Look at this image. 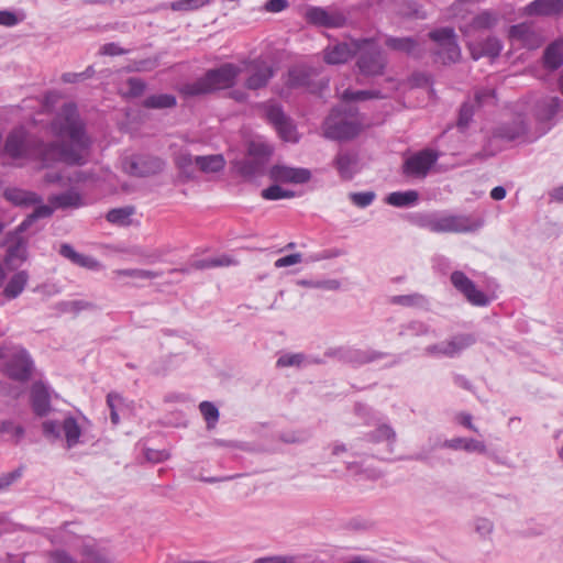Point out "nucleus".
<instances>
[{
	"label": "nucleus",
	"mask_w": 563,
	"mask_h": 563,
	"mask_svg": "<svg viewBox=\"0 0 563 563\" xmlns=\"http://www.w3.org/2000/svg\"><path fill=\"white\" fill-rule=\"evenodd\" d=\"M60 311L65 313L77 314L81 310L90 309L92 305L85 300H69L64 301L60 305Z\"/></svg>",
	"instance_id": "864d4df0"
},
{
	"label": "nucleus",
	"mask_w": 563,
	"mask_h": 563,
	"mask_svg": "<svg viewBox=\"0 0 563 563\" xmlns=\"http://www.w3.org/2000/svg\"><path fill=\"white\" fill-rule=\"evenodd\" d=\"M287 84L290 87H306L310 85V71L306 67L297 66L289 70Z\"/></svg>",
	"instance_id": "58836bf2"
},
{
	"label": "nucleus",
	"mask_w": 563,
	"mask_h": 563,
	"mask_svg": "<svg viewBox=\"0 0 563 563\" xmlns=\"http://www.w3.org/2000/svg\"><path fill=\"white\" fill-rule=\"evenodd\" d=\"M418 192L415 190L395 191L389 194L385 201L394 207L404 208L413 206L418 201Z\"/></svg>",
	"instance_id": "72a5a7b5"
},
{
	"label": "nucleus",
	"mask_w": 563,
	"mask_h": 563,
	"mask_svg": "<svg viewBox=\"0 0 563 563\" xmlns=\"http://www.w3.org/2000/svg\"><path fill=\"white\" fill-rule=\"evenodd\" d=\"M544 65L550 69H556L563 64V51L559 44H551L543 55Z\"/></svg>",
	"instance_id": "a19ab883"
},
{
	"label": "nucleus",
	"mask_w": 563,
	"mask_h": 563,
	"mask_svg": "<svg viewBox=\"0 0 563 563\" xmlns=\"http://www.w3.org/2000/svg\"><path fill=\"white\" fill-rule=\"evenodd\" d=\"M52 206L40 205L34 211L19 225L20 231L27 230L32 223L38 219L49 218L55 208H79L84 206L82 197L76 190H68L59 195H53L48 198Z\"/></svg>",
	"instance_id": "0eeeda50"
},
{
	"label": "nucleus",
	"mask_w": 563,
	"mask_h": 563,
	"mask_svg": "<svg viewBox=\"0 0 563 563\" xmlns=\"http://www.w3.org/2000/svg\"><path fill=\"white\" fill-rule=\"evenodd\" d=\"M434 42V54L443 64L455 63L461 57V49L456 42V35L452 27H442L429 33Z\"/></svg>",
	"instance_id": "6e6552de"
},
{
	"label": "nucleus",
	"mask_w": 563,
	"mask_h": 563,
	"mask_svg": "<svg viewBox=\"0 0 563 563\" xmlns=\"http://www.w3.org/2000/svg\"><path fill=\"white\" fill-rule=\"evenodd\" d=\"M423 353L428 356L451 358L446 340L426 346Z\"/></svg>",
	"instance_id": "5fc2aeb1"
},
{
	"label": "nucleus",
	"mask_w": 563,
	"mask_h": 563,
	"mask_svg": "<svg viewBox=\"0 0 563 563\" xmlns=\"http://www.w3.org/2000/svg\"><path fill=\"white\" fill-rule=\"evenodd\" d=\"M4 197L10 202L16 206H33L42 202V198L35 192L19 189V188H9L4 191Z\"/></svg>",
	"instance_id": "cd10ccee"
},
{
	"label": "nucleus",
	"mask_w": 563,
	"mask_h": 563,
	"mask_svg": "<svg viewBox=\"0 0 563 563\" xmlns=\"http://www.w3.org/2000/svg\"><path fill=\"white\" fill-rule=\"evenodd\" d=\"M164 165V162L158 157L139 155L125 163V169L133 176L145 177L159 173Z\"/></svg>",
	"instance_id": "dca6fc26"
},
{
	"label": "nucleus",
	"mask_w": 563,
	"mask_h": 563,
	"mask_svg": "<svg viewBox=\"0 0 563 563\" xmlns=\"http://www.w3.org/2000/svg\"><path fill=\"white\" fill-rule=\"evenodd\" d=\"M474 529L482 539H488L494 531V523L487 518H477L474 521Z\"/></svg>",
	"instance_id": "13d9d810"
},
{
	"label": "nucleus",
	"mask_w": 563,
	"mask_h": 563,
	"mask_svg": "<svg viewBox=\"0 0 563 563\" xmlns=\"http://www.w3.org/2000/svg\"><path fill=\"white\" fill-rule=\"evenodd\" d=\"M309 22L325 27H341L345 23V16L338 11H329L322 8H311L307 11Z\"/></svg>",
	"instance_id": "412c9836"
},
{
	"label": "nucleus",
	"mask_w": 563,
	"mask_h": 563,
	"mask_svg": "<svg viewBox=\"0 0 563 563\" xmlns=\"http://www.w3.org/2000/svg\"><path fill=\"white\" fill-rule=\"evenodd\" d=\"M495 100V91L490 88H485L477 90L475 92V102L477 106H484L489 102H494Z\"/></svg>",
	"instance_id": "774afa93"
},
{
	"label": "nucleus",
	"mask_w": 563,
	"mask_h": 563,
	"mask_svg": "<svg viewBox=\"0 0 563 563\" xmlns=\"http://www.w3.org/2000/svg\"><path fill=\"white\" fill-rule=\"evenodd\" d=\"M503 45L495 36H489L482 42H470L468 49L473 59L477 60L482 57H497L501 52Z\"/></svg>",
	"instance_id": "5701e85b"
},
{
	"label": "nucleus",
	"mask_w": 563,
	"mask_h": 563,
	"mask_svg": "<svg viewBox=\"0 0 563 563\" xmlns=\"http://www.w3.org/2000/svg\"><path fill=\"white\" fill-rule=\"evenodd\" d=\"M509 37L512 42L531 49L539 47L543 42L541 35L528 23L512 25L509 30Z\"/></svg>",
	"instance_id": "a211bd4d"
},
{
	"label": "nucleus",
	"mask_w": 563,
	"mask_h": 563,
	"mask_svg": "<svg viewBox=\"0 0 563 563\" xmlns=\"http://www.w3.org/2000/svg\"><path fill=\"white\" fill-rule=\"evenodd\" d=\"M360 124L354 120L332 111L323 123V136L330 140L343 141L356 136Z\"/></svg>",
	"instance_id": "1a4fd4ad"
},
{
	"label": "nucleus",
	"mask_w": 563,
	"mask_h": 563,
	"mask_svg": "<svg viewBox=\"0 0 563 563\" xmlns=\"http://www.w3.org/2000/svg\"><path fill=\"white\" fill-rule=\"evenodd\" d=\"M356 157L349 153H339L334 159L335 167L343 179H351L356 172Z\"/></svg>",
	"instance_id": "2f4dec72"
},
{
	"label": "nucleus",
	"mask_w": 563,
	"mask_h": 563,
	"mask_svg": "<svg viewBox=\"0 0 563 563\" xmlns=\"http://www.w3.org/2000/svg\"><path fill=\"white\" fill-rule=\"evenodd\" d=\"M303 360L302 354H285L277 360V366H299Z\"/></svg>",
	"instance_id": "338daca9"
},
{
	"label": "nucleus",
	"mask_w": 563,
	"mask_h": 563,
	"mask_svg": "<svg viewBox=\"0 0 563 563\" xmlns=\"http://www.w3.org/2000/svg\"><path fill=\"white\" fill-rule=\"evenodd\" d=\"M54 135L67 137L69 144L42 142L31 143L24 129L11 132L7 139L4 152L13 161L38 158L45 165L54 161L67 164H84L91 145L85 125L74 103H66L51 124Z\"/></svg>",
	"instance_id": "f257e3e1"
},
{
	"label": "nucleus",
	"mask_w": 563,
	"mask_h": 563,
	"mask_svg": "<svg viewBox=\"0 0 563 563\" xmlns=\"http://www.w3.org/2000/svg\"><path fill=\"white\" fill-rule=\"evenodd\" d=\"M385 44L395 51L404 52L408 55H418L420 53L419 44L411 37H388Z\"/></svg>",
	"instance_id": "473e14b6"
},
{
	"label": "nucleus",
	"mask_w": 563,
	"mask_h": 563,
	"mask_svg": "<svg viewBox=\"0 0 563 563\" xmlns=\"http://www.w3.org/2000/svg\"><path fill=\"white\" fill-rule=\"evenodd\" d=\"M438 161V154L431 150H423L407 158L404 165L405 174L415 177H424Z\"/></svg>",
	"instance_id": "2eb2a0df"
},
{
	"label": "nucleus",
	"mask_w": 563,
	"mask_h": 563,
	"mask_svg": "<svg viewBox=\"0 0 563 563\" xmlns=\"http://www.w3.org/2000/svg\"><path fill=\"white\" fill-rule=\"evenodd\" d=\"M46 563H77V561L64 550H55L48 554Z\"/></svg>",
	"instance_id": "0e129e2a"
},
{
	"label": "nucleus",
	"mask_w": 563,
	"mask_h": 563,
	"mask_svg": "<svg viewBox=\"0 0 563 563\" xmlns=\"http://www.w3.org/2000/svg\"><path fill=\"white\" fill-rule=\"evenodd\" d=\"M497 21L498 15L492 11L486 10L474 16L470 24L460 26V30L468 36L473 32L492 29L494 25H496Z\"/></svg>",
	"instance_id": "a878e982"
},
{
	"label": "nucleus",
	"mask_w": 563,
	"mask_h": 563,
	"mask_svg": "<svg viewBox=\"0 0 563 563\" xmlns=\"http://www.w3.org/2000/svg\"><path fill=\"white\" fill-rule=\"evenodd\" d=\"M115 277H131L137 279H154L162 276L161 272L148 271V269H139V268H128V269H117L113 271Z\"/></svg>",
	"instance_id": "79ce46f5"
},
{
	"label": "nucleus",
	"mask_w": 563,
	"mask_h": 563,
	"mask_svg": "<svg viewBox=\"0 0 563 563\" xmlns=\"http://www.w3.org/2000/svg\"><path fill=\"white\" fill-rule=\"evenodd\" d=\"M59 253L64 257L68 258L71 263L81 267L98 269L100 266L99 262L93 257L77 253L69 244H62Z\"/></svg>",
	"instance_id": "c85d7f7f"
},
{
	"label": "nucleus",
	"mask_w": 563,
	"mask_h": 563,
	"mask_svg": "<svg viewBox=\"0 0 563 563\" xmlns=\"http://www.w3.org/2000/svg\"><path fill=\"white\" fill-rule=\"evenodd\" d=\"M267 120L275 126L280 137L286 142H296L297 132L290 119L284 113L282 107L274 102L264 104Z\"/></svg>",
	"instance_id": "f8f14e48"
},
{
	"label": "nucleus",
	"mask_w": 563,
	"mask_h": 563,
	"mask_svg": "<svg viewBox=\"0 0 563 563\" xmlns=\"http://www.w3.org/2000/svg\"><path fill=\"white\" fill-rule=\"evenodd\" d=\"M452 285L474 306L484 307L489 303L488 297L461 271L451 274Z\"/></svg>",
	"instance_id": "ddd939ff"
},
{
	"label": "nucleus",
	"mask_w": 563,
	"mask_h": 563,
	"mask_svg": "<svg viewBox=\"0 0 563 563\" xmlns=\"http://www.w3.org/2000/svg\"><path fill=\"white\" fill-rule=\"evenodd\" d=\"M269 177L276 183L303 184L310 179L311 173L306 168L275 165L269 169Z\"/></svg>",
	"instance_id": "f3484780"
},
{
	"label": "nucleus",
	"mask_w": 563,
	"mask_h": 563,
	"mask_svg": "<svg viewBox=\"0 0 563 563\" xmlns=\"http://www.w3.org/2000/svg\"><path fill=\"white\" fill-rule=\"evenodd\" d=\"M474 114V106L470 102H464L461 107L457 125L461 129H465Z\"/></svg>",
	"instance_id": "052dcab7"
},
{
	"label": "nucleus",
	"mask_w": 563,
	"mask_h": 563,
	"mask_svg": "<svg viewBox=\"0 0 563 563\" xmlns=\"http://www.w3.org/2000/svg\"><path fill=\"white\" fill-rule=\"evenodd\" d=\"M418 223L433 233H471L481 229L484 220L467 214L441 211L421 216Z\"/></svg>",
	"instance_id": "f03ea898"
},
{
	"label": "nucleus",
	"mask_w": 563,
	"mask_h": 563,
	"mask_svg": "<svg viewBox=\"0 0 563 563\" xmlns=\"http://www.w3.org/2000/svg\"><path fill=\"white\" fill-rule=\"evenodd\" d=\"M195 157L196 156H192L191 154L189 153H180L177 157H176V165L177 167L184 173L186 174L188 177H191V167L196 164H195Z\"/></svg>",
	"instance_id": "bf43d9fd"
},
{
	"label": "nucleus",
	"mask_w": 563,
	"mask_h": 563,
	"mask_svg": "<svg viewBox=\"0 0 563 563\" xmlns=\"http://www.w3.org/2000/svg\"><path fill=\"white\" fill-rule=\"evenodd\" d=\"M443 448L463 450L467 453L487 454V446L483 441L473 438H453L442 443Z\"/></svg>",
	"instance_id": "393cba45"
},
{
	"label": "nucleus",
	"mask_w": 563,
	"mask_h": 563,
	"mask_svg": "<svg viewBox=\"0 0 563 563\" xmlns=\"http://www.w3.org/2000/svg\"><path fill=\"white\" fill-rule=\"evenodd\" d=\"M563 10V0H534L527 5L528 14L552 15Z\"/></svg>",
	"instance_id": "bb28decb"
},
{
	"label": "nucleus",
	"mask_w": 563,
	"mask_h": 563,
	"mask_svg": "<svg viewBox=\"0 0 563 563\" xmlns=\"http://www.w3.org/2000/svg\"><path fill=\"white\" fill-rule=\"evenodd\" d=\"M249 155L253 157V159L257 162H263L269 154V147L263 143L251 142L247 148Z\"/></svg>",
	"instance_id": "6e6d98bb"
},
{
	"label": "nucleus",
	"mask_w": 563,
	"mask_h": 563,
	"mask_svg": "<svg viewBox=\"0 0 563 563\" xmlns=\"http://www.w3.org/2000/svg\"><path fill=\"white\" fill-rule=\"evenodd\" d=\"M302 261H303V258L300 253H294V254H289V255L278 258L277 261H275L274 266L276 268H283V267H288L291 265L299 264Z\"/></svg>",
	"instance_id": "69168bd1"
},
{
	"label": "nucleus",
	"mask_w": 563,
	"mask_h": 563,
	"mask_svg": "<svg viewBox=\"0 0 563 563\" xmlns=\"http://www.w3.org/2000/svg\"><path fill=\"white\" fill-rule=\"evenodd\" d=\"M241 73V67L230 63L223 64L219 68L208 70L203 77L183 85L179 91L186 97H196L230 88Z\"/></svg>",
	"instance_id": "7ed1b4c3"
},
{
	"label": "nucleus",
	"mask_w": 563,
	"mask_h": 563,
	"mask_svg": "<svg viewBox=\"0 0 563 563\" xmlns=\"http://www.w3.org/2000/svg\"><path fill=\"white\" fill-rule=\"evenodd\" d=\"M561 108V100L558 97H544L540 99L534 107V117L539 123L538 130L542 128L551 129L550 121L555 117Z\"/></svg>",
	"instance_id": "aec40b11"
},
{
	"label": "nucleus",
	"mask_w": 563,
	"mask_h": 563,
	"mask_svg": "<svg viewBox=\"0 0 563 563\" xmlns=\"http://www.w3.org/2000/svg\"><path fill=\"white\" fill-rule=\"evenodd\" d=\"M209 3L210 0H177L172 2L170 7L174 11H191Z\"/></svg>",
	"instance_id": "8fccbe9b"
},
{
	"label": "nucleus",
	"mask_w": 563,
	"mask_h": 563,
	"mask_svg": "<svg viewBox=\"0 0 563 563\" xmlns=\"http://www.w3.org/2000/svg\"><path fill=\"white\" fill-rule=\"evenodd\" d=\"M295 194L282 188L279 185H272L262 191V197L266 200H279L292 198Z\"/></svg>",
	"instance_id": "09e8293b"
},
{
	"label": "nucleus",
	"mask_w": 563,
	"mask_h": 563,
	"mask_svg": "<svg viewBox=\"0 0 563 563\" xmlns=\"http://www.w3.org/2000/svg\"><path fill=\"white\" fill-rule=\"evenodd\" d=\"M31 406L40 417L47 416L52 410L48 387L42 382L34 383L31 388Z\"/></svg>",
	"instance_id": "4be33fe9"
},
{
	"label": "nucleus",
	"mask_w": 563,
	"mask_h": 563,
	"mask_svg": "<svg viewBox=\"0 0 563 563\" xmlns=\"http://www.w3.org/2000/svg\"><path fill=\"white\" fill-rule=\"evenodd\" d=\"M73 523H66L55 537V542H59L77 549L86 563H112L113 558L109 552L100 548L92 538H79L76 532L70 530Z\"/></svg>",
	"instance_id": "39448f33"
},
{
	"label": "nucleus",
	"mask_w": 563,
	"mask_h": 563,
	"mask_svg": "<svg viewBox=\"0 0 563 563\" xmlns=\"http://www.w3.org/2000/svg\"><path fill=\"white\" fill-rule=\"evenodd\" d=\"M107 404H108V407L110 408L111 422L113 424H118L120 421L118 408L122 405L121 396L118 394H114V393L108 394Z\"/></svg>",
	"instance_id": "4d7b16f0"
},
{
	"label": "nucleus",
	"mask_w": 563,
	"mask_h": 563,
	"mask_svg": "<svg viewBox=\"0 0 563 563\" xmlns=\"http://www.w3.org/2000/svg\"><path fill=\"white\" fill-rule=\"evenodd\" d=\"M400 336H422V335H432L437 336L434 330H432L428 324L420 321H411L407 324H404L399 331Z\"/></svg>",
	"instance_id": "c9c22d12"
},
{
	"label": "nucleus",
	"mask_w": 563,
	"mask_h": 563,
	"mask_svg": "<svg viewBox=\"0 0 563 563\" xmlns=\"http://www.w3.org/2000/svg\"><path fill=\"white\" fill-rule=\"evenodd\" d=\"M350 200L353 205L358 208H366L373 203L376 198L374 191H363V192H351L349 195Z\"/></svg>",
	"instance_id": "3c124183"
},
{
	"label": "nucleus",
	"mask_w": 563,
	"mask_h": 563,
	"mask_svg": "<svg viewBox=\"0 0 563 563\" xmlns=\"http://www.w3.org/2000/svg\"><path fill=\"white\" fill-rule=\"evenodd\" d=\"M451 358L460 355L476 342L472 333H459L446 340Z\"/></svg>",
	"instance_id": "7c9ffc66"
},
{
	"label": "nucleus",
	"mask_w": 563,
	"mask_h": 563,
	"mask_svg": "<svg viewBox=\"0 0 563 563\" xmlns=\"http://www.w3.org/2000/svg\"><path fill=\"white\" fill-rule=\"evenodd\" d=\"M199 410L207 421L208 428H213L219 419L218 408L210 401H202L199 405Z\"/></svg>",
	"instance_id": "de8ad7c7"
},
{
	"label": "nucleus",
	"mask_w": 563,
	"mask_h": 563,
	"mask_svg": "<svg viewBox=\"0 0 563 563\" xmlns=\"http://www.w3.org/2000/svg\"><path fill=\"white\" fill-rule=\"evenodd\" d=\"M386 95H384L380 90H356L352 91L350 89H346L343 95L342 99L346 102L350 101H365L369 99H382L385 98Z\"/></svg>",
	"instance_id": "4c0bfd02"
},
{
	"label": "nucleus",
	"mask_w": 563,
	"mask_h": 563,
	"mask_svg": "<svg viewBox=\"0 0 563 563\" xmlns=\"http://www.w3.org/2000/svg\"><path fill=\"white\" fill-rule=\"evenodd\" d=\"M234 264L235 261L233 258L227 255H222L220 257L197 260L191 264V268L208 269L212 267L230 266Z\"/></svg>",
	"instance_id": "ea45409f"
},
{
	"label": "nucleus",
	"mask_w": 563,
	"mask_h": 563,
	"mask_svg": "<svg viewBox=\"0 0 563 563\" xmlns=\"http://www.w3.org/2000/svg\"><path fill=\"white\" fill-rule=\"evenodd\" d=\"M195 164L206 174L218 173L225 166V159L221 154L196 156Z\"/></svg>",
	"instance_id": "c756f323"
},
{
	"label": "nucleus",
	"mask_w": 563,
	"mask_h": 563,
	"mask_svg": "<svg viewBox=\"0 0 563 563\" xmlns=\"http://www.w3.org/2000/svg\"><path fill=\"white\" fill-rule=\"evenodd\" d=\"M357 56L356 66L360 74L368 77L384 73L386 58L379 45L372 38L356 40L354 44Z\"/></svg>",
	"instance_id": "423d86ee"
},
{
	"label": "nucleus",
	"mask_w": 563,
	"mask_h": 563,
	"mask_svg": "<svg viewBox=\"0 0 563 563\" xmlns=\"http://www.w3.org/2000/svg\"><path fill=\"white\" fill-rule=\"evenodd\" d=\"M299 286L308 288H319L324 290H338L341 286L338 279H323V280H308L299 279L297 282Z\"/></svg>",
	"instance_id": "49530a36"
},
{
	"label": "nucleus",
	"mask_w": 563,
	"mask_h": 563,
	"mask_svg": "<svg viewBox=\"0 0 563 563\" xmlns=\"http://www.w3.org/2000/svg\"><path fill=\"white\" fill-rule=\"evenodd\" d=\"M176 98L169 93L152 95L147 97L143 104L148 109H168L176 106Z\"/></svg>",
	"instance_id": "e433bc0d"
},
{
	"label": "nucleus",
	"mask_w": 563,
	"mask_h": 563,
	"mask_svg": "<svg viewBox=\"0 0 563 563\" xmlns=\"http://www.w3.org/2000/svg\"><path fill=\"white\" fill-rule=\"evenodd\" d=\"M549 131L548 128H542L534 133H529L526 123L522 120L515 121L511 125L505 126L501 135L508 140L522 139L523 141L531 142L539 139L541 135Z\"/></svg>",
	"instance_id": "b1692460"
},
{
	"label": "nucleus",
	"mask_w": 563,
	"mask_h": 563,
	"mask_svg": "<svg viewBox=\"0 0 563 563\" xmlns=\"http://www.w3.org/2000/svg\"><path fill=\"white\" fill-rule=\"evenodd\" d=\"M241 70L245 74L244 87L250 90H257L266 87L275 74L273 67L262 59H254L245 63Z\"/></svg>",
	"instance_id": "9b49d317"
},
{
	"label": "nucleus",
	"mask_w": 563,
	"mask_h": 563,
	"mask_svg": "<svg viewBox=\"0 0 563 563\" xmlns=\"http://www.w3.org/2000/svg\"><path fill=\"white\" fill-rule=\"evenodd\" d=\"M262 163L255 159H245L238 164V170L244 176H252L256 174Z\"/></svg>",
	"instance_id": "680f3d73"
},
{
	"label": "nucleus",
	"mask_w": 563,
	"mask_h": 563,
	"mask_svg": "<svg viewBox=\"0 0 563 563\" xmlns=\"http://www.w3.org/2000/svg\"><path fill=\"white\" fill-rule=\"evenodd\" d=\"M7 363L8 375L19 382L26 380L31 375L32 361L27 352L23 349H15L10 352Z\"/></svg>",
	"instance_id": "4468645a"
},
{
	"label": "nucleus",
	"mask_w": 563,
	"mask_h": 563,
	"mask_svg": "<svg viewBox=\"0 0 563 563\" xmlns=\"http://www.w3.org/2000/svg\"><path fill=\"white\" fill-rule=\"evenodd\" d=\"M133 213V207L112 209L107 213V220L113 224L128 225Z\"/></svg>",
	"instance_id": "c03bdc74"
},
{
	"label": "nucleus",
	"mask_w": 563,
	"mask_h": 563,
	"mask_svg": "<svg viewBox=\"0 0 563 563\" xmlns=\"http://www.w3.org/2000/svg\"><path fill=\"white\" fill-rule=\"evenodd\" d=\"M399 14L404 16H412L417 19H424L426 14L421 12L419 5L413 1H408L399 9Z\"/></svg>",
	"instance_id": "e2e57ef3"
},
{
	"label": "nucleus",
	"mask_w": 563,
	"mask_h": 563,
	"mask_svg": "<svg viewBox=\"0 0 563 563\" xmlns=\"http://www.w3.org/2000/svg\"><path fill=\"white\" fill-rule=\"evenodd\" d=\"M389 302L404 307H417L424 305L426 298L420 294L398 295L390 297Z\"/></svg>",
	"instance_id": "a18cd8bd"
},
{
	"label": "nucleus",
	"mask_w": 563,
	"mask_h": 563,
	"mask_svg": "<svg viewBox=\"0 0 563 563\" xmlns=\"http://www.w3.org/2000/svg\"><path fill=\"white\" fill-rule=\"evenodd\" d=\"M355 41L340 42L329 44L323 49V60L329 65H339L346 63L352 56L355 55Z\"/></svg>",
	"instance_id": "6ab92c4d"
},
{
	"label": "nucleus",
	"mask_w": 563,
	"mask_h": 563,
	"mask_svg": "<svg viewBox=\"0 0 563 563\" xmlns=\"http://www.w3.org/2000/svg\"><path fill=\"white\" fill-rule=\"evenodd\" d=\"M369 440L372 442H383L387 441L393 444L396 441V432L395 430L386 423L379 424L373 432L368 434Z\"/></svg>",
	"instance_id": "37998d69"
},
{
	"label": "nucleus",
	"mask_w": 563,
	"mask_h": 563,
	"mask_svg": "<svg viewBox=\"0 0 563 563\" xmlns=\"http://www.w3.org/2000/svg\"><path fill=\"white\" fill-rule=\"evenodd\" d=\"M23 432V428L12 421L8 420L0 423V434L7 435L11 440H19Z\"/></svg>",
	"instance_id": "603ef678"
},
{
	"label": "nucleus",
	"mask_w": 563,
	"mask_h": 563,
	"mask_svg": "<svg viewBox=\"0 0 563 563\" xmlns=\"http://www.w3.org/2000/svg\"><path fill=\"white\" fill-rule=\"evenodd\" d=\"M29 276L25 272L14 274L4 287L3 294L7 298H16L24 289Z\"/></svg>",
	"instance_id": "f704fd0d"
},
{
	"label": "nucleus",
	"mask_w": 563,
	"mask_h": 563,
	"mask_svg": "<svg viewBox=\"0 0 563 563\" xmlns=\"http://www.w3.org/2000/svg\"><path fill=\"white\" fill-rule=\"evenodd\" d=\"M329 357H334L340 362L352 366H361L384 358L387 354L372 349H355L350 346H340L330 349L325 352Z\"/></svg>",
	"instance_id": "9d476101"
},
{
	"label": "nucleus",
	"mask_w": 563,
	"mask_h": 563,
	"mask_svg": "<svg viewBox=\"0 0 563 563\" xmlns=\"http://www.w3.org/2000/svg\"><path fill=\"white\" fill-rule=\"evenodd\" d=\"M89 420L84 416L66 415L62 422L45 420L42 423V431L48 440H64L67 449L76 448L85 443V435Z\"/></svg>",
	"instance_id": "20e7f679"
}]
</instances>
